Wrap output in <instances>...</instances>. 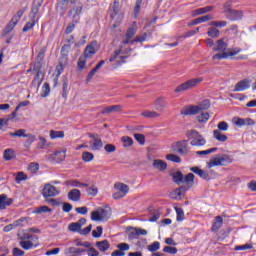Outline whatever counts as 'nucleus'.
<instances>
[{
  "label": "nucleus",
  "mask_w": 256,
  "mask_h": 256,
  "mask_svg": "<svg viewBox=\"0 0 256 256\" xmlns=\"http://www.w3.org/2000/svg\"><path fill=\"white\" fill-rule=\"evenodd\" d=\"M61 193V189L47 183L44 185V188L42 189V197L44 199L50 198V197H57Z\"/></svg>",
  "instance_id": "6e6552de"
},
{
  "label": "nucleus",
  "mask_w": 256,
  "mask_h": 256,
  "mask_svg": "<svg viewBox=\"0 0 256 256\" xmlns=\"http://www.w3.org/2000/svg\"><path fill=\"white\" fill-rule=\"evenodd\" d=\"M142 117H146L148 119H156V117H159V113L155 111H144L142 112Z\"/></svg>",
  "instance_id": "5fc2aeb1"
},
{
  "label": "nucleus",
  "mask_w": 256,
  "mask_h": 256,
  "mask_svg": "<svg viewBox=\"0 0 256 256\" xmlns=\"http://www.w3.org/2000/svg\"><path fill=\"white\" fill-rule=\"evenodd\" d=\"M180 113L181 115H197L200 113L199 106L191 105L189 107H185Z\"/></svg>",
  "instance_id": "f3484780"
},
{
  "label": "nucleus",
  "mask_w": 256,
  "mask_h": 256,
  "mask_svg": "<svg viewBox=\"0 0 256 256\" xmlns=\"http://www.w3.org/2000/svg\"><path fill=\"white\" fill-rule=\"evenodd\" d=\"M213 137L216 139V141H219L220 143H225L227 141V135L222 134L221 131L219 130H214L213 131Z\"/></svg>",
  "instance_id": "f704fd0d"
},
{
  "label": "nucleus",
  "mask_w": 256,
  "mask_h": 256,
  "mask_svg": "<svg viewBox=\"0 0 256 256\" xmlns=\"http://www.w3.org/2000/svg\"><path fill=\"white\" fill-rule=\"evenodd\" d=\"M208 37H212L213 39H217L219 35H221V32L219 29L215 28V26L210 27L207 32Z\"/></svg>",
  "instance_id": "ea45409f"
},
{
  "label": "nucleus",
  "mask_w": 256,
  "mask_h": 256,
  "mask_svg": "<svg viewBox=\"0 0 256 256\" xmlns=\"http://www.w3.org/2000/svg\"><path fill=\"white\" fill-rule=\"evenodd\" d=\"M218 129L216 131H228L229 130V124L225 121L219 122L217 125Z\"/></svg>",
  "instance_id": "e2e57ef3"
},
{
  "label": "nucleus",
  "mask_w": 256,
  "mask_h": 256,
  "mask_svg": "<svg viewBox=\"0 0 256 256\" xmlns=\"http://www.w3.org/2000/svg\"><path fill=\"white\" fill-rule=\"evenodd\" d=\"M95 47H97V41H92L88 44L84 49V58L91 59V57L97 53V49Z\"/></svg>",
  "instance_id": "f8f14e48"
},
{
  "label": "nucleus",
  "mask_w": 256,
  "mask_h": 256,
  "mask_svg": "<svg viewBox=\"0 0 256 256\" xmlns=\"http://www.w3.org/2000/svg\"><path fill=\"white\" fill-rule=\"evenodd\" d=\"M20 247H22V249H25V251H29V249H33V242L29 241V240H22L19 243Z\"/></svg>",
  "instance_id": "de8ad7c7"
},
{
  "label": "nucleus",
  "mask_w": 256,
  "mask_h": 256,
  "mask_svg": "<svg viewBox=\"0 0 256 256\" xmlns=\"http://www.w3.org/2000/svg\"><path fill=\"white\" fill-rule=\"evenodd\" d=\"M65 137V132L50 130V139H63Z\"/></svg>",
  "instance_id": "37998d69"
},
{
  "label": "nucleus",
  "mask_w": 256,
  "mask_h": 256,
  "mask_svg": "<svg viewBox=\"0 0 256 256\" xmlns=\"http://www.w3.org/2000/svg\"><path fill=\"white\" fill-rule=\"evenodd\" d=\"M197 120L199 123H207L209 121V114L207 112L202 113L197 116Z\"/></svg>",
  "instance_id": "680f3d73"
},
{
  "label": "nucleus",
  "mask_w": 256,
  "mask_h": 256,
  "mask_svg": "<svg viewBox=\"0 0 256 256\" xmlns=\"http://www.w3.org/2000/svg\"><path fill=\"white\" fill-rule=\"evenodd\" d=\"M87 252V249H83V248H75V247H68L64 250V254L65 255H76L79 256L82 253Z\"/></svg>",
  "instance_id": "aec40b11"
},
{
  "label": "nucleus",
  "mask_w": 256,
  "mask_h": 256,
  "mask_svg": "<svg viewBox=\"0 0 256 256\" xmlns=\"http://www.w3.org/2000/svg\"><path fill=\"white\" fill-rule=\"evenodd\" d=\"M27 130L25 129H18L15 132H9L10 137H31V134H26Z\"/></svg>",
  "instance_id": "473e14b6"
},
{
  "label": "nucleus",
  "mask_w": 256,
  "mask_h": 256,
  "mask_svg": "<svg viewBox=\"0 0 256 256\" xmlns=\"http://www.w3.org/2000/svg\"><path fill=\"white\" fill-rule=\"evenodd\" d=\"M121 141L123 143V147H131L133 145V138L129 136H123Z\"/></svg>",
  "instance_id": "6e6d98bb"
},
{
  "label": "nucleus",
  "mask_w": 256,
  "mask_h": 256,
  "mask_svg": "<svg viewBox=\"0 0 256 256\" xmlns=\"http://www.w3.org/2000/svg\"><path fill=\"white\" fill-rule=\"evenodd\" d=\"M209 26L210 27H215V28L218 27L219 29H221L223 27H227V21H211L209 23Z\"/></svg>",
  "instance_id": "603ef678"
},
{
  "label": "nucleus",
  "mask_w": 256,
  "mask_h": 256,
  "mask_svg": "<svg viewBox=\"0 0 256 256\" xmlns=\"http://www.w3.org/2000/svg\"><path fill=\"white\" fill-rule=\"evenodd\" d=\"M85 57H80L78 60V69L79 71H83L85 69V66L87 65V60H85Z\"/></svg>",
  "instance_id": "338daca9"
},
{
  "label": "nucleus",
  "mask_w": 256,
  "mask_h": 256,
  "mask_svg": "<svg viewBox=\"0 0 256 256\" xmlns=\"http://www.w3.org/2000/svg\"><path fill=\"white\" fill-rule=\"evenodd\" d=\"M68 187H89L87 183H81L78 180H68L65 182Z\"/></svg>",
  "instance_id": "e433bc0d"
},
{
  "label": "nucleus",
  "mask_w": 256,
  "mask_h": 256,
  "mask_svg": "<svg viewBox=\"0 0 256 256\" xmlns=\"http://www.w3.org/2000/svg\"><path fill=\"white\" fill-rule=\"evenodd\" d=\"M219 159L220 163H222L221 167H226V165H229V163H233V158L227 154L220 156Z\"/></svg>",
  "instance_id": "58836bf2"
},
{
  "label": "nucleus",
  "mask_w": 256,
  "mask_h": 256,
  "mask_svg": "<svg viewBox=\"0 0 256 256\" xmlns=\"http://www.w3.org/2000/svg\"><path fill=\"white\" fill-rule=\"evenodd\" d=\"M96 247L99 249V251L105 253V251H108L109 247H111V244H109V240H102L96 242Z\"/></svg>",
  "instance_id": "c85d7f7f"
},
{
  "label": "nucleus",
  "mask_w": 256,
  "mask_h": 256,
  "mask_svg": "<svg viewBox=\"0 0 256 256\" xmlns=\"http://www.w3.org/2000/svg\"><path fill=\"white\" fill-rule=\"evenodd\" d=\"M135 33H137V28L130 27L122 40V45H129V43H131V39L135 37Z\"/></svg>",
  "instance_id": "2eb2a0df"
},
{
  "label": "nucleus",
  "mask_w": 256,
  "mask_h": 256,
  "mask_svg": "<svg viewBox=\"0 0 256 256\" xmlns=\"http://www.w3.org/2000/svg\"><path fill=\"white\" fill-rule=\"evenodd\" d=\"M88 195H91V197H97V193H99V189L95 185H92L86 189Z\"/></svg>",
  "instance_id": "13d9d810"
},
{
  "label": "nucleus",
  "mask_w": 256,
  "mask_h": 256,
  "mask_svg": "<svg viewBox=\"0 0 256 256\" xmlns=\"http://www.w3.org/2000/svg\"><path fill=\"white\" fill-rule=\"evenodd\" d=\"M69 0H60L57 3V9H59L62 13V15H65L67 13V9H69Z\"/></svg>",
  "instance_id": "bb28decb"
},
{
  "label": "nucleus",
  "mask_w": 256,
  "mask_h": 256,
  "mask_svg": "<svg viewBox=\"0 0 256 256\" xmlns=\"http://www.w3.org/2000/svg\"><path fill=\"white\" fill-rule=\"evenodd\" d=\"M167 161H172L173 163H181V157L175 154H168L166 155Z\"/></svg>",
  "instance_id": "bf43d9fd"
},
{
  "label": "nucleus",
  "mask_w": 256,
  "mask_h": 256,
  "mask_svg": "<svg viewBox=\"0 0 256 256\" xmlns=\"http://www.w3.org/2000/svg\"><path fill=\"white\" fill-rule=\"evenodd\" d=\"M17 23L19 22H15V20H13L12 18L4 30L5 35H7V33H11L12 29H15V26L17 25Z\"/></svg>",
  "instance_id": "3c124183"
},
{
  "label": "nucleus",
  "mask_w": 256,
  "mask_h": 256,
  "mask_svg": "<svg viewBox=\"0 0 256 256\" xmlns=\"http://www.w3.org/2000/svg\"><path fill=\"white\" fill-rule=\"evenodd\" d=\"M114 188H116L121 194L127 195V193H129V185L118 182L114 185Z\"/></svg>",
  "instance_id": "cd10ccee"
},
{
  "label": "nucleus",
  "mask_w": 256,
  "mask_h": 256,
  "mask_svg": "<svg viewBox=\"0 0 256 256\" xmlns=\"http://www.w3.org/2000/svg\"><path fill=\"white\" fill-rule=\"evenodd\" d=\"M182 183H185L186 185H188V187L181 186L180 188H177L171 194L172 199H177V197H181V195H185L187 189H189L190 187H193V185L195 184V174L189 173L186 176H184Z\"/></svg>",
  "instance_id": "f03ea898"
},
{
  "label": "nucleus",
  "mask_w": 256,
  "mask_h": 256,
  "mask_svg": "<svg viewBox=\"0 0 256 256\" xmlns=\"http://www.w3.org/2000/svg\"><path fill=\"white\" fill-rule=\"evenodd\" d=\"M186 137H188L192 147H203L207 145V140L197 130H188Z\"/></svg>",
  "instance_id": "20e7f679"
},
{
  "label": "nucleus",
  "mask_w": 256,
  "mask_h": 256,
  "mask_svg": "<svg viewBox=\"0 0 256 256\" xmlns=\"http://www.w3.org/2000/svg\"><path fill=\"white\" fill-rule=\"evenodd\" d=\"M68 199L70 201H79L81 199V191L79 189H73L68 193Z\"/></svg>",
  "instance_id": "a878e982"
},
{
  "label": "nucleus",
  "mask_w": 256,
  "mask_h": 256,
  "mask_svg": "<svg viewBox=\"0 0 256 256\" xmlns=\"http://www.w3.org/2000/svg\"><path fill=\"white\" fill-rule=\"evenodd\" d=\"M67 63H69V50L63 51V49L61 48V57L59 60V65L56 67L58 75H61V73H63Z\"/></svg>",
  "instance_id": "1a4fd4ad"
},
{
  "label": "nucleus",
  "mask_w": 256,
  "mask_h": 256,
  "mask_svg": "<svg viewBox=\"0 0 256 256\" xmlns=\"http://www.w3.org/2000/svg\"><path fill=\"white\" fill-rule=\"evenodd\" d=\"M39 21V18H32L31 21L27 22L25 26L23 27L22 31L23 33H27V31H31L35 27V24Z\"/></svg>",
  "instance_id": "2f4dec72"
},
{
  "label": "nucleus",
  "mask_w": 256,
  "mask_h": 256,
  "mask_svg": "<svg viewBox=\"0 0 256 256\" xmlns=\"http://www.w3.org/2000/svg\"><path fill=\"white\" fill-rule=\"evenodd\" d=\"M111 207L106 206L104 208H98L96 211L91 213L92 221H109L111 219Z\"/></svg>",
  "instance_id": "39448f33"
},
{
  "label": "nucleus",
  "mask_w": 256,
  "mask_h": 256,
  "mask_svg": "<svg viewBox=\"0 0 256 256\" xmlns=\"http://www.w3.org/2000/svg\"><path fill=\"white\" fill-rule=\"evenodd\" d=\"M73 43H75V36L70 35L68 38H66L65 44L62 46V51H69Z\"/></svg>",
  "instance_id": "72a5a7b5"
},
{
  "label": "nucleus",
  "mask_w": 256,
  "mask_h": 256,
  "mask_svg": "<svg viewBox=\"0 0 256 256\" xmlns=\"http://www.w3.org/2000/svg\"><path fill=\"white\" fill-rule=\"evenodd\" d=\"M199 108V111H207L211 107V101L209 99L203 100L202 102L197 105Z\"/></svg>",
  "instance_id": "79ce46f5"
},
{
  "label": "nucleus",
  "mask_w": 256,
  "mask_h": 256,
  "mask_svg": "<svg viewBox=\"0 0 256 256\" xmlns=\"http://www.w3.org/2000/svg\"><path fill=\"white\" fill-rule=\"evenodd\" d=\"M152 167H154V169H157L158 171H167V163L161 159H155L153 161Z\"/></svg>",
  "instance_id": "412c9836"
},
{
  "label": "nucleus",
  "mask_w": 256,
  "mask_h": 256,
  "mask_svg": "<svg viewBox=\"0 0 256 256\" xmlns=\"http://www.w3.org/2000/svg\"><path fill=\"white\" fill-rule=\"evenodd\" d=\"M134 139L139 143V145H145V135L143 134H134Z\"/></svg>",
  "instance_id": "774afa93"
},
{
  "label": "nucleus",
  "mask_w": 256,
  "mask_h": 256,
  "mask_svg": "<svg viewBox=\"0 0 256 256\" xmlns=\"http://www.w3.org/2000/svg\"><path fill=\"white\" fill-rule=\"evenodd\" d=\"M67 95H69V83L67 80H64L62 83V97L63 99H67Z\"/></svg>",
  "instance_id": "09e8293b"
},
{
  "label": "nucleus",
  "mask_w": 256,
  "mask_h": 256,
  "mask_svg": "<svg viewBox=\"0 0 256 256\" xmlns=\"http://www.w3.org/2000/svg\"><path fill=\"white\" fill-rule=\"evenodd\" d=\"M123 108L121 105H112L109 107H106L102 110V115H109V113H119V111H122Z\"/></svg>",
  "instance_id": "5701e85b"
},
{
  "label": "nucleus",
  "mask_w": 256,
  "mask_h": 256,
  "mask_svg": "<svg viewBox=\"0 0 256 256\" xmlns=\"http://www.w3.org/2000/svg\"><path fill=\"white\" fill-rule=\"evenodd\" d=\"M42 5H43V1H37V0L34 1L32 8H31V13H32L33 19H38L37 14L39 13V9H41Z\"/></svg>",
  "instance_id": "b1692460"
},
{
  "label": "nucleus",
  "mask_w": 256,
  "mask_h": 256,
  "mask_svg": "<svg viewBox=\"0 0 256 256\" xmlns=\"http://www.w3.org/2000/svg\"><path fill=\"white\" fill-rule=\"evenodd\" d=\"M159 249H161V243H159L158 241H155L148 246V251H150L151 253H155V251H159Z\"/></svg>",
  "instance_id": "4d7b16f0"
},
{
  "label": "nucleus",
  "mask_w": 256,
  "mask_h": 256,
  "mask_svg": "<svg viewBox=\"0 0 256 256\" xmlns=\"http://www.w3.org/2000/svg\"><path fill=\"white\" fill-rule=\"evenodd\" d=\"M202 81H203L202 77L190 79L180 84L178 87H176L174 91L175 93H181V91H189V89H193V87H197V85H199V83H202Z\"/></svg>",
  "instance_id": "0eeeda50"
},
{
  "label": "nucleus",
  "mask_w": 256,
  "mask_h": 256,
  "mask_svg": "<svg viewBox=\"0 0 256 256\" xmlns=\"http://www.w3.org/2000/svg\"><path fill=\"white\" fill-rule=\"evenodd\" d=\"M221 165L222 163L219 157H214L207 163L208 169H211L212 167H221Z\"/></svg>",
  "instance_id": "a19ab883"
},
{
  "label": "nucleus",
  "mask_w": 256,
  "mask_h": 256,
  "mask_svg": "<svg viewBox=\"0 0 256 256\" xmlns=\"http://www.w3.org/2000/svg\"><path fill=\"white\" fill-rule=\"evenodd\" d=\"M215 223L212 225V231L217 233L221 227H223V218L221 216L215 217Z\"/></svg>",
  "instance_id": "c9c22d12"
},
{
  "label": "nucleus",
  "mask_w": 256,
  "mask_h": 256,
  "mask_svg": "<svg viewBox=\"0 0 256 256\" xmlns=\"http://www.w3.org/2000/svg\"><path fill=\"white\" fill-rule=\"evenodd\" d=\"M226 19H229V21H239L243 19V11L232 9L226 14Z\"/></svg>",
  "instance_id": "4468645a"
},
{
  "label": "nucleus",
  "mask_w": 256,
  "mask_h": 256,
  "mask_svg": "<svg viewBox=\"0 0 256 256\" xmlns=\"http://www.w3.org/2000/svg\"><path fill=\"white\" fill-rule=\"evenodd\" d=\"M108 13L111 19H115V16L119 15V1H114L113 5L110 6Z\"/></svg>",
  "instance_id": "393cba45"
},
{
  "label": "nucleus",
  "mask_w": 256,
  "mask_h": 256,
  "mask_svg": "<svg viewBox=\"0 0 256 256\" xmlns=\"http://www.w3.org/2000/svg\"><path fill=\"white\" fill-rule=\"evenodd\" d=\"M71 5L68 17L72 18V23H79V19H81V14L83 13V4L81 2H76Z\"/></svg>",
  "instance_id": "423d86ee"
},
{
  "label": "nucleus",
  "mask_w": 256,
  "mask_h": 256,
  "mask_svg": "<svg viewBox=\"0 0 256 256\" xmlns=\"http://www.w3.org/2000/svg\"><path fill=\"white\" fill-rule=\"evenodd\" d=\"M229 43H227V38H222L216 41L213 51H218V54H215L212 59L221 61V59H227L229 57H235L238 53H241V49L237 51H231L228 49Z\"/></svg>",
  "instance_id": "f257e3e1"
},
{
  "label": "nucleus",
  "mask_w": 256,
  "mask_h": 256,
  "mask_svg": "<svg viewBox=\"0 0 256 256\" xmlns=\"http://www.w3.org/2000/svg\"><path fill=\"white\" fill-rule=\"evenodd\" d=\"M140 235H147V230L141 228H132L129 239H137Z\"/></svg>",
  "instance_id": "4be33fe9"
},
{
  "label": "nucleus",
  "mask_w": 256,
  "mask_h": 256,
  "mask_svg": "<svg viewBox=\"0 0 256 256\" xmlns=\"http://www.w3.org/2000/svg\"><path fill=\"white\" fill-rule=\"evenodd\" d=\"M184 176L185 175H183L182 171H176L172 174V179L174 183H176L177 185H181V183H183Z\"/></svg>",
  "instance_id": "7c9ffc66"
},
{
  "label": "nucleus",
  "mask_w": 256,
  "mask_h": 256,
  "mask_svg": "<svg viewBox=\"0 0 256 256\" xmlns=\"http://www.w3.org/2000/svg\"><path fill=\"white\" fill-rule=\"evenodd\" d=\"M147 40V33H143L140 36H137L135 39L130 41V45H135V43H143V41Z\"/></svg>",
  "instance_id": "8fccbe9b"
},
{
  "label": "nucleus",
  "mask_w": 256,
  "mask_h": 256,
  "mask_svg": "<svg viewBox=\"0 0 256 256\" xmlns=\"http://www.w3.org/2000/svg\"><path fill=\"white\" fill-rule=\"evenodd\" d=\"M190 171H192V173H195V175H198V177H200V179H204V181H211V176L209 175V172L195 166V167H191Z\"/></svg>",
  "instance_id": "ddd939ff"
},
{
  "label": "nucleus",
  "mask_w": 256,
  "mask_h": 256,
  "mask_svg": "<svg viewBox=\"0 0 256 256\" xmlns=\"http://www.w3.org/2000/svg\"><path fill=\"white\" fill-rule=\"evenodd\" d=\"M13 204V198L7 197V195H0V210L3 211L7 209V207Z\"/></svg>",
  "instance_id": "dca6fc26"
},
{
  "label": "nucleus",
  "mask_w": 256,
  "mask_h": 256,
  "mask_svg": "<svg viewBox=\"0 0 256 256\" xmlns=\"http://www.w3.org/2000/svg\"><path fill=\"white\" fill-rule=\"evenodd\" d=\"M51 211V208H49L48 206H40L35 209L34 213H37L39 215L41 213H51Z\"/></svg>",
  "instance_id": "052dcab7"
},
{
  "label": "nucleus",
  "mask_w": 256,
  "mask_h": 256,
  "mask_svg": "<svg viewBox=\"0 0 256 256\" xmlns=\"http://www.w3.org/2000/svg\"><path fill=\"white\" fill-rule=\"evenodd\" d=\"M165 107H167V102L165 101V98L160 97L155 100L154 108L156 109V111H160V113H163V111H165Z\"/></svg>",
  "instance_id": "6ab92c4d"
},
{
  "label": "nucleus",
  "mask_w": 256,
  "mask_h": 256,
  "mask_svg": "<svg viewBox=\"0 0 256 256\" xmlns=\"http://www.w3.org/2000/svg\"><path fill=\"white\" fill-rule=\"evenodd\" d=\"M15 150L8 148L4 151V159L5 161H12V159H15Z\"/></svg>",
  "instance_id": "4c0bfd02"
},
{
  "label": "nucleus",
  "mask_w": 256,
  "mask_h": 256,
  "mask_svg": "<svg viewBox=\"0 0 256 256\" xmlns=\"http://www.w3.org/2000/svg\"><path fill=\"white\" fill-rule=\"evenodd\" d=\"M177 251V248L171 246H166L163 248V252L169 253L170 255H177Z\"/></svg>",
  "instance_id": "69168bd1"
},
{
  "label": "nucleus",
  "mask_w": 256,
  "mask_h": 256,
  "mask_svg": "<svg viewBox=\"0 0 256 256\" xmlns=\"http://www.w3.org/2000/svg\"><path fill=\"white\" fill-rule=\"evenodd\" d=\"M50 93H51V87L49 86V83L45 82L42 87L41 97H49Z\"/></svg>",
  "instance_id": "864d4df0"
},
{
  "label": "nucleus",
  "mask_w": 256,
  "mask_h": 256,
  "mask_svg": "<svg viewBox=\"0 0 256 256\" xmlns=\"http://www.w3.org/2000/svg\"><path fill=\"white\" fill-rule=\"evenodd\" d=\"M68 231H72V233H81V225L77 224V222H72L68 226Z\"/></svg>",
  "instance_id": "c03bdc74"
},
{
  "label": "nucleus",
  "mask_w": 256,
  "mask_h": 256,
  "mask_svg": "<svg viewBox=\"0 0 256 256\" xmlns=\"http://www.w3.org/2000/svg\"><path fill=\"white\" fill-rule=\"evenodd\" d=\"M214 7L213 6H206L203 8H198L196 10H194V17H196L197 15H205V13H211V11H213Z\"/></svg>",
  "instance_id": "c756f323"
},
{
  "label": "nucleus",
  "mask_w": 256,
  "mask_h": 256,
  "mask_svg": "<svg viewBox=\"0 0 256 256\" xmlns=\"http://www.w3.org/2000/svg\"><path fill=\"white\" fill-rule=\"evenodd\" d=\"M93 159H95V155H93V153H91V152H83L82 153V161H84V163H89V162L93 161Z\"/></svg>",
  "instance_id": "a18cd8bd"
},
{
  "label": "nucleus",
  "mask_w": 256,
  "mask_h": 256,
  "mask_svg": "<svg viewBox=\"0 0 256 256\" xmlns=\"http://www.w3.org/2000/svg\"><path fill=\"white\" fill-rule=\"evenodd\" d=\"M28 171H30V173H37V171H39V164L32 162L28 165Z\"/></svg>",
  "instance_id": "0e129e2a"
},
{
  "label": "nucleus",
  "mask_w": 256,
  "mask_h": 256,
  "mask_svg": "<svg viewBox=\"0 0 256 256\" xmlns=\"http://www.w3.org/2000/svg\"><path fill=\"white\" fill-rule=\"evenodd\" d=\"M127 59H129V55H125L123 52V47L120 46L119 49L115 50L110 56L109 61L110 63H113V69H117V67H121L123 63H127Z\"/></svg>",
  "instance_id": "7ed1b4c3"
},
{
  "label": "nucleus",
  "mask_w": 256,
  "mask_h": 256,
  "mask_svg": "<svg viewBox=\"0 0 256 256\" xmlns=\"http://www.w3.org/2000/svg\"><path fill=\"white\" fill-rule=\"evenodd\" d=\"M176 211V221L181 222L185 220V212L182 210V208L175 207Z\"/></svg>",
  "instance_id": "49530a36"
},
{
  "label": "nucleus",
  "mask_w": 256,
  "mask_h": 256,
  "mask_svg": "<svg viewBox=\"0 0 256 256\" xmlns=\"http://www.w3.org/2000/svg\"><path fill=\"white\" fill-rule=\"evenodd\" d=\"M90 137L93 139L90 141V147L92 151H99V149L103 147V141H101L99 138H95V136L92 134H90Z\"/></svg>",
  "instance_id": "a211bd4d"
},
{
  "label": "nucleus",
  "mask_w": 256,
  "mask_h": 256,
  "mask_svg": "<svg viewBox=\"0 0 256 256\" xmlns=\"http://www.w3.org/2000/svg\"><path fill=\"white\" fill-rule=\"evenodd\" d=\"M251 87V80L249 79H243L240 80L236 85L234 86V93H239L241 91H246V89H250Z\"/></svg>",
  "instance_id": "9b49d317"
},
{
  "label": "nucleus",
  "mask_w": 256,
  "mask_h": 256,
  "mask_svg": "<svg viewBox=\"0 0 256 256\" xmlns=\"http://www.w3.org/2000/svg\"><path fill=\"white\" fill-rule=\"evenodd\" d=\"M175 153H178L179 155H187L189 153V144L187 143V140L176 142Z\"/></svg>",
  "instance_id": "9d476101"
}]
</instances>
